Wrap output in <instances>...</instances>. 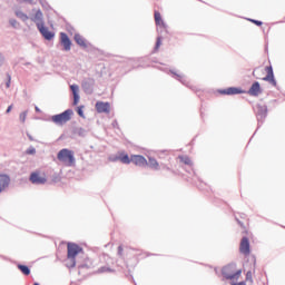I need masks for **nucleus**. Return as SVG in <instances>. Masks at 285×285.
I'll return each instance as SVG.
<instances>
[{"mask_svg": "<svg viewBox=\"0 0 285 285\" xmlns=\"http://www.w3.org/2000/svg\"><path fill=\"white\" fill-rule=\"evenodd\" d=\"M155 22L156 26H159V28L166 29V22L161 20V13H159V11H155Z\"/></svg>", "mask_w": 285, "mask_h": 285, "instance_id": "f3484780", "label": "nucleus"}, {"mask_svg": "<svg viewBox=\"0 0 285 285\" xmlns=\"http://www.w3.org/2000/svg\"><path fill=\"white\" fill-rule=\"evenodd\" d=\"M96 110L97 112H110V104L104 102V101H98L96 104Z\"/></svg>", "mask_w": 285, "mask_h": 285, "instance_id": "f8f14e48", "label": "nucleus"}, {"mask_svg": "<svg viewBox=\"0 0 285 285\" xmlns=\"http://www.w3.org/2000/svg\"><path fill=\"white\" fill-rule=\"evenodd\" d=\"M179 159L180 161H183V164H186L187 166H190L191 164L190 158H188L187 156H180Z\"/></svg>", "mask_w": 285, "mask_h": 285, "instance_id": "a878e982", "label": "nucleus"}, {"mask_svg": "<svg viewBox=\"0 0 285 285\" xmlns=\"http://www.w3.org/2000/svg\"><path fill=\"white\" fill-rule=\"evenodd\" d=\"M12 111V105H10L8 108H7V115L10 114Z\"/></svg>", "mask_w": 285, "mask_h": 285, "instance_id": "58836bf2", "label": "nucleus"}, {"mask_svg": "<svg viewBox=\"0 0 285 285\" xmlns=\"http://www.w3.org/2000/svg\"><path fill=\"white\" fill-rule=\"evenodd\" d=\"M9 23L11 28H19V22L16 19H10Z\"/></svg>", "mask_w": 285, "mask_h": 285, "instance_id": "bb28decb", "label": "nucleus"}, {"mask_svg": "<svg viewBox=\"0 0 285 285\" xmlns=\"http://www.w3.org/2000/svg\"><path fill=\"white\" fill-rule=\"evenodd\" d=\"M119 159L122 164H130V161H132L128 155L120 156Z\"/></svg>", "mask_w": 285, "mask_h": 285, "instance_id": "393cba45", "label": "nucleus"}, {"mask_svg": "<svg viewBox=\"0 0 285 285\" xmlns=\"http://www.w3.org/2000/svg\"><path fill=\"white\" fill-rule=\"evenodd\" d=\"M267 75L263 78V81H268L272 86H277L275 81V75L273 73V67H266Z\"/></svg>", "mask_w": 285, "mask_h": 285, "instance_id": "9b49d317", "label": "nucleus"}, {"mask_svg": "<svg viewBox=\"0 0 285 285\" xmlns=\"http://www.w3.org/2000/svg\"><path fill=\"white\" fill-rule=\"evenodd\" d=\"M75 41L78 43V46H81V48H86V39L81 37V35L76 33L75 35Z\"/></svg>", "mask_w": 285, "mask_h": 285, "instance_id": "6ab92c4d", "label": "nucleus"}, {"mask_svg": "<svg viewBox=\"0 0 285 285\" xmlns=\"http://www.w3.org/2000/svg\"><path fill=\"white\" fill-rule=\"evenodd\" d=\"M26 117H28L27 111L20 114L19 119H20L21 124H26Z\"/></svg>", "mask_w": 285, "mask_h": 285, "instance_id": "c85d7f7f", "label": "nucleus"}, {"mask_svg": "<svg viewBox=\"0 0 285 285\" xmlns=\"http://www.w3.org/2000/svg\"><path fill=\"white\" fill-rule=\"evenodd\" d=\"M10 186V178L8 175H0V193Z\"/></svg>", "mask_w": 285, "mask_h": 285, "instance_id": "ddd939ff", "label": "nucleus"}, {"mask_svg": "<svg viewBox=\"0 0 285 285\" xmlns=\"http://www.w3.org/2000/svg\"><path fill=\"white\" fill-rule=\"evenodd\" d=\"M35 153H37V149L35 147H29L26 150V155H35Z\"/></svg>", "mask_w": 285, "mask_h": 285, "instance_id": "c756f323", "label": "nucleus"}, {"mask_svg": "<svg viewBox=\"0 0 285 285\" xmlns=\"http://www.w3.org/2000/svg\"><path fill=\"white\" fill-rule=\"evenodd\" d=\"M58 161L67 166V168H75V164H77V159L75 158V153L70 149H61L57 155Z\"/></svg>", "mask_w": 285, "mask_h": 285, "instance_id": "f257e3e1", "label": "nucleus"}, {"mask_svg": "<svg viewBox=\"0 0 285 285\" xmlns=\"http://www.w3.org/2000/svg\"><path fill=\"white\" fill-rule=\"evenodd\" d=\"M268 112V109L266 106L258 105L257 106V119L258 121H262V119H266V115Z\"/></svg>", "mask_w": 285, "mask_h": 285, "instance_id": "4468645a", "label": "nucleus"}, {"mask_svg": "<svg viewBox=\"0 0 285 285\" xmlns=\"http://www.w3.org/2000/svg\"><path fill=\"white\" fill-rule=\"evenodd\" d=\"M232 285H246V283L245 282H240V283H232Z\"/></svg>", "mask_w": 285, "mask_h": 285, "instance_id": "a19ab883", "label": "nucleus"}, {"mask_svg": "<svg viewBox=\"0 0 285 285\" xmlns=\"http://www.w3.org/2000/svg\"><path fill=\"white\" fill-rule=\"evenodd\" d=\"M106 271H110L109 268H106V267H102L101 269H100V273H106Z\"/></svg>", "mask_w": 285, "mask_h": 285, "instance_id": "ea45409f", "label": "nucleus"}, {"mask_svg": "<svg viewBox=\"0 0 285 285\" xmlns=\"http://www.w3.org/2000/svg\"><path fill=\"white\" fill-rule=\"evenodd\" d=\"M59 181H61V175L59 174H53L51 176V184H59Z\"/></svg>", "mask_w": 285, "mask_h": 285, "instance_id": "5701e85b", "label": "nucleus"}, {"mask_svg": "<svg viewBox=\"0 0 285 285\" xmlns=\"http://www.w3.org/2000/svg\"><path fill=\"white\" fill-rule=\"evenodd\" d=\"M3 61H6V58L3 57V53L0 52V66H3Z\"/></svg>", "mask_w": 285, "mask_h": 285, "instance_id": "f704fd0d", "label": "nucleus"}, {"mask_svg": "<svg viewBox=\"0 0 285 285\" xmlns=\"http://www.w3.org/2000/svg\"><path fill=\"white\" fill-rule=\"evenodd\" d=\"M239 250L243 255H250V242H248V237L242 238Z\"/></svg>", "mask_w": 285, "mask_h": 285, "instance_id": "0eeeda50", "label": "nucleus"}, {"mask_svg": "<svg viewBox=\"0 0 285 285\" xmlns=\"http://www.w3.org/2000/svg\"><path fill=\"white\" fill-rule=\"evenodd\" d=\"M222 95H242V90L239 88L229 87L220 91Z\"/></svg>", "mask_w": 285, "mask_h": 285, "instance_id": "dca6fc26", "label": "nucleus"}, {"mask_svg": "<svg viewBox=\"0 0 285 285\" xmlns=\"http://www.w3.org/2000/svg\"><path fill=\"white\" fill-rule=\"evenodd\" d=\"M246 282H249V284H253V272L248 271L246 273Z\"/></svg>", "mask_w": 285, "mask_h": 285, "instance_id": "cd10ccee", "label": "nucleus"}, {"mask_svg": "<svg viewBox=\"0 0 285 285\" xmlns=\"http://www.w3.org/2000/svg\"><path fill=\"white\" fill-rule=\"evenodd\" d=\"M36 19H37V16H33V17H32V20L35 21Z\"/></svg>", "mask_w": 285, "mask_h": 285, "instance_id": "37998d69", "label": "nucleus"}, {"mask_svg": "<svg viewBox=\"0 0 285 285\" xmlns=\"http://www.w3.org/2000/svg\"><path fill=\"white\" fill-rule=\"evenodd\" d=\"M222 274L225 279L237 282L242 277V269H237V265L232 263L223 268Z\"/></svg>", "mask_w": 285, "mask_h": 285, "instance_id": "7ed1b4c3", "label": "nucleus"}, {"mask_svg": "<svg viewBox=\"0 0 285 285\" xmlns=\"http://www.w3.org/2000/svg\"><path fill=\"white\" fill-rule=\"evenodd\" d=\"M16 17H18V19H21L22 21H26L28 19V16H26V13H23V11H16Z\"/></svg>", "mask_w": 285, "mask_h": 285, "instance_id": "b1692460", "label": "nucleus"}, {"mask_svg": "<svg viewBox=\"0 0 285 285\" xmlns=\"http://www.w3.org/2000/svg\"><path fill=\"white\" fill-rule=\"evenodd\" d=\"M81 86L86 95H92V88H95V79L86 78L82 80Z\"/></svg>", "mask_w": 285, "mask_h": 285, "instance_id": "423d86ee", "label": "nucleus"}, {"mask_svg": "<svg viewBox=\"0 0 285 285\" xmlns=\"http://www.w3.org/2000/svg\"><path fill=\"white\" fill-rule=\"evenodd\" d=\"M43 19V13H41L40 10L37 11V26L40 35L46 39L47 41H52L55 39V32L50 31L48 27L41 24V20Z\"/></svg>", "mask_w": 285, "mask_h": 285, "instance_id": "20e7f679", "label": "nucleus"}, {"mask_svg": "<svg viewBox=\"0 0 285 285\" xmlns=\"http://www.w3.org/2000/svg\"><path fill=\"white\" fill-rule=\"evenodd\" d=\"M161 46V37L157 38L155 50H159V47Z\"/></svg>", "mask_w": 285, "mask_h": 285, "instance_id": "72a5a7b5", "label": "nucleus"}, {"mask_svg": "<svg viewBox=\"0 0 285 285\" xmlns=\"http://www.w3.org/2000/svg\"><path fill=\"white\" fill-rule=\"evenodd\" d=\"M131 164H135V166H148V160L144 156L135 155L131 156Z\"/></svg>", "mask_w": 285, "mask_h": 285, "instance_id": "9d476101", "label": "nucleus"}, {"mask_svg": "<svg viewBox=\"0 0 285 285\" xmlns=\"http://www.w3.org/2000/svg\"><path fill=\"white\" fill-rule=\"evenodd\" d=\"M124 253V247L119 246L118 247V255H121Z\"/></svg>", "mask_w": 285, "mask_h": 285, "instance_id": "4c0bfd02", "label": "nucleus"}, {"mask_svg": "<svg viewBox=\"0 0 285 285\" xmlns=\"http://www.w3.org/2000/svg\"><path fill=\"white\" fill-rule=\"evenodd\" d=\"M72 115H75V111L67 109L61 114L51 116V121L56 124V126H63V124H68V121L72 119Z\"/></svg>", "mask_w": 285, "mask_h": 285, "instance_id": "39448f33", "label": "nucleus"}, {"mask_svg": "<svg viewBox=\"0 0 285 285\" xmlns=\"http://www.w3.org/2000/svg\"><path fill=\"white\" fill-rule=\"evenodd\" d=\"M147 166H149V168H153L154 170H159V163L157 161V159L149 157V161L147 163Z\"/></svg>", "mask_w": 285, "mask_h": 285, "instance_id": "a211bd4d", "label": "nucleus"}, {"mask_svg": "<svg viewBox=\"0 0 285 285\" xmlns=\"http://www.w3.org/2000/svg\"><path fill=\"white\" fill-rule=\"evenodd\" d=\"M171 72H173V75L176 76V79H178V81H181V79H184V77L181 75H177V73H175V71H171Z\"/></svg>", "mask_w": 285, "mask_h": 285, "instance_id": "c9c22d12", "label": "nucleus"}, {"mask_svg": "<svg viewBox=\"0 0 285 285\" xmlns=\"http://www.w3.org/2000/svg\"><path fill=\"white\" fill-rule=\"evenodd\" d=\"M70 90L73 95V106H77V104H79V87L77 85H71L70 86Z\"/></svg>", "mask_w": 285, "mask_h": 285, "instance_id": "2eb2a0df", "label": "nucleus"}, {"mask_svg": "<svg viewBox=\"0 0 285 285\" xmlns=\"http://www.w3.org/2000/svg\"><path fill=\"white\" fill-rule=\"evenodd\" d=\"M77 114L79 115V117H82V119L86 118V116L83 115V107H78L77 108Z\"/></svg>", "mask_w": 285, "mask_h": 285, "instance_id": "2f4dec72", "label": "nucleus"}, {"mask_svg": "<svg viewBox=\"0 0 285 285\" xmlns=\"http://www.w3.org/2000/svg\"><path fill=\"white\" fill-rule=\"evenodd\" d=\"M33 285H37V283H33Z\"/></svg>", "mask_w": 285, "mask_h": 285, "instance_id": "c03bdc74", "label": "nucleus"}, {"mask_svg": "<svg viewBox=\"0 0 285 285\" xmlns=\"http://www.w3.org/2000/svg\"><path fill=\"white\" fill-rule=\"evenodd\" d=\"M76 135H78L79 137H86V135H88V130L81 128V127H78L76 129Z\"/></svg>", "mask_w": 285, "mask_h": 285, "instance_id": "4be33fe9", "label": "nucleus"}, {"mask_svg": "<svg viewBox=\"0 0 285 285\" xmlns=\"http://www.w3.org/2000/svg\"><path fill=\"white\" fill-rule=\"evenodd\" d=\"M27 135H28L30 141H35V138H32V136H30V134H27Z\"/></svg>", "mask_w": 285, "mask_h": 285, "instance_id": "79ce46f5", "label": "nucleus"}, {"mask_svg": "<svg viewBox=\"0 0 285 285\" xmlns=\"http://www.w3.org/2000/svg\"><path fill=\"white\" fill-rule=\"evenodd\" d=\"M48 178L46 177V174L38 173L37 174V184H47Z\"/></svg>", "mask_w": 285, "mask_h": 285, "instance_id": "aec40b11", "label": "nucleus"}, {"mask_svg": "<svg viewBox=\"0 0 285 285\" xmlns=\"http://www.w3.org/2000/svg\"><path fill=\"white\" fill-rule=\"evenodd\" d=\"M248 95H250V97H259V95H262V86L259 85V82L255 81L252 85L248 90Z\"/></svg>", "mask_w": 285, "mask_h": 285, "instance_id": "1a4fd4ad", "label": "nucleus"}, {"mask_svg": "<svg viewBox=\"0 0 285 285\" xmlns=\"http://www.w3.org/2000/svg\"><path fill=\"white\" fill-rule=\"evenodd\" d=\"M31 184H37V171H33L30 176Z\"/></svg>", "mask_w": 285, "mask_h": 285, "instance_id": "7c9ffc66", "label": "nucleus"}, {"mask_svg": "<svg viewBox=\"0 0 285 285\" xmlns=\"http://www.w3.org/2000/svg\"><path fill=\"white\" fill-rule=\"evenodd\" d=\"M60 42H61V46H63V50H66V52H69L72 46V42L70 41V38H68V35H66L65 32H61Z\"/></svg>", "mask_w": 285, "mask_h": 285, "instance_id": "6e6552de", "label": "nucleus"}, {"mask_svg": "<svg viewBox=\"0 0 285 285\" xmlns=\"http://www.w3.org/2000/svg\"><path fill=\"white\" fill-rule=\"evenodd\" d=\"M7 79L8 81L6 82V88H10V83L12 81V77L10 76V73L7 75Z\"/></svg>", "mask_w": 285, "mask_h": 285, "instance_id": "473e14b6", "label": "nucleus"}, {"mask_svg": "<svg viewBox=\"0 0 285 285\" xmlns=\"http://www.w3.org/2000/svg\"><path fill=\"white\" fill-rule=\"evenodd\" d=\"M81 247L75 243H68L67 245V266L68 268H75L77 261L75 258L81 253Z\"/></svg>", "mask_w": 285, "mask_h": 285, "instance_id": "f03ea898", "label": "nucleus"}, {"mask_svg": "<svg viewBox=\"0 0 285 285\" xmlns=\"http://www.w3.org/2000/svg\"><path fill=\"white\" fill-rule=\"evenodd\" d=\"M253 23H255L256 26H262V21L259 20H250Z\"/></svg>", "mask_w": 285, "mask_h": 285, "instance_id": "e433bc0d", "label": "nucleus"}, {"mask_svg": "<svg viewBox=\"0 0 285 285\" xmlns=\"http://www.w3.org/2000/svg\"><path fill=\"white\" fill-rule=\"evenodd\" d=\"M18 268H19V271H21V273L23 275H30V268L28 266H26V265H18Z\"/></svg>", "mask_w": 285, "mask_h": 285, "instance_id": "412c9836", "label": "nucleus"}]
</instances>
